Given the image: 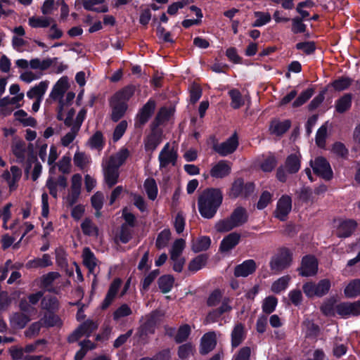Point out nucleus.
Here are the masks:
<instances>
[{"instance_id": "1", "label": "nucleus", "mask_w": 360, "mask_h": 360, "mask_svg": "<svg viewBox=\"0 0 360 360\" xmlns=\"http://www.w3.org/2000/svg\"><path fill=\"white\" fill-rule=\"evenodd\" d=\"M223 200V194L219 188H209L205 189L198 199V210L201 216L212 219L217 213Z\"/></svg>"}, {"instance_id": "2", "label": "nucleus", "mask_w": 360, "mask_h": 360, "mask_svg": "<svg viewBox=\"0 0 360 360\" xmlns=\"http://www.w3.org/2000/svg\"><path fill=\"white\" fill-rule=\"evenodd\" d=\"M129 150L122 148L117 153L103 160L102 166L104 179L109 188L115 186L120 176L119 168L125 162L129 156Z\"/></svg>"}, {"instance_id": "3", "label": "nucleus", "mask_w": 360, "mask_h": 360, "mask_svg": "<svg viewBox=\"0 0 360 360\" xmlns=\"http://www.w3.org/2000/svg\"><path fill=\"white\" fill-rule=\"evenodd\" d=\"M292 261V253L286 248L280 249L275 254L269 262L270 269L274 274H279L282 271L288 269Z\"/></svg>"}, {"instance_id": "4", "label": "nucleus", "mask_w": 360, "mask_h": 360, "mask_svg": "<svg viewBox=\"0 0 360 360\" xmlns=\"http://www.w3.org/2000/svg\"><path fill=\"white\" fill-rule=\"evenodd\" d=\"M301 162L299 155L291 154L288 155L284 165L279 166L276 170V178L281 182H285L288 174L297 173L300 169Z\"/></svg>"}, {"instance_id": "5", "label": "nucleus", "mask_w": 360, "mask_h": 360, "mask_svg": "<svg viewBox=\"0 0 360 360\" xmlns=\"http://www.w3.org/2000/svg\"><path fill=\"white\" fill-rule=\"evenodd\" d=\"M331 287L330 280L324 278L320 280L317 283L309 281L302 285V290L305 295L309 297H321L328 294Z\"/></svg>"}, {"instance_id": "6", "label": "nucleus", "mask_w": 360, "mask_h": 360, "mask_svg": "<svg viewBox=\"0 0 360 360\" xmlns=\"http://www.w3.org/2000/svg\"><path fill=\"white\" fill-rule=\"evenodd\" d=\"M254 191L255 184L252 182L245 184L243 179L239 178L233 181L229 196L233 198H236L240 195L247 198L253 193Z\"/></svg>"}, {"instance_id": "7", "label": "nucleus", "mask_w": 360, "mask_h": 360, "mask_svg": "<svg viewBox=\"0 0 360 360\" xmlns=\"http://www.w3.org/2000/svg\"><path fill=\"white\" fill-rule=\"evenodd\" d=\"M310 165L314 172L324 179L330 180L333 178V171L329 162L323 157H318L315 160L310 161Z\"/></svg>"}, {"instance_id": "8", "label": "nucleus", "mask_w": 360, "mask_h": 360, "mask_svg": "<svg viewBox=\"0 0 360 360\" xmlns=\"http://www.w3.org/2000/svg\"><path fill=\"white\" fill-rule=\"evenodd\" d=\"M155 109V102L149 100L139 110L135 120L134 127L136 129H141L149 120Z\"/></svg>"}, {"instance_id": "9", "label": "nucleus", "mask_w": 360, "mask_h": 360, "mask_svg": "<svg viewBox=\"0 0 360 360\" xmlns=\"http://www.w3.org/2000/svg\"><path fill=\"white\" fill-rule=\"evenodd\" d=\"M335 311L344 318L359 316L360 315V300L353 302H345L336 304Z\"/></svg>"}, {"instance_id": "10", "label": "nucleus", "mask_w": 360, "mask_h": 360, "mask_svg": "<svg viewBox=\"0 0 360 360\" xmlns=\"http://www.w3.org/2000/svg\"><path fill=\"white\" fill-rule=\"evenodd\" d=\"M82 176L79 174H75L72 176L71 186L70 192L66 197V203L72 207L75 204L81 193Z\"/></svg>"}, {"instance_id": "11", "label": "nucleus", "mask_w": 360, "mask_h": 360, "mask_svg": "<svg viewBox=\"0 0 360 360\" xmlns=\"http://www.w3.org/2000/svg\"><path fill=\"white\" fill-rule=\"evenodd\" d=\"M302 276H314L318 271V262L311 255H306L302 259L301 266L298 269Z\"/></svg>"}, {"instance_id": "12", "label": "nucleus", "mask_w": 360, "mask_h": 360, "mask_svg": "<svg viewBox=\"0 0 360 360\" xmlns=\"http://www.w3.org/2000/svg\"><path fill=\"white\" fill-rule=\"evenodd\" d=\"M238 146V139L236 133H234L226 141L215 145L214 146V150L221 156H226L229 154L233 153Z\"/></svg>"}, {"instance_id": "13", "label": "nucleus", "mask_w": 360, "mask_h": 360, "mask_svg": "<svg viewBox=\"0 0 360 360\" xmlns=\"http://www.w3.org/2000/svg\"><path fill=\"white\" fill-rule=\"evenodd\" d=\"M292 208V200L288 195H283L277 202V207L274 211V217L281 221H285Z\"/></svg>"}, {"instance_id": "14", "label": "nucleus", "mask_w": 360, "mask_h": 360, "mask_svg": "<svg viewBox=\"0 0 360 360\" xmlns=\"http://www.w3.org/2000/svg\"><path fill=\"white\" fill-rule=\"evenodd\" d=\"M217 335L216 332L210 331L202 335L200 339V353L207 354L212 351L217 345Z\"/></svg>"}, {"instance_id": "15", "label": "nucleus", "mask_w": 360, "mask_h": 360, "mask_svg": "<svg viewBox=\"0 0 360 360\" xmlns=\"http://www.w3.org/2000/svg\"><path fill=\"white\" fill-rule=\"evenodd\" d=\"M177 160V153L174 149H171L169 143H167L159 155L160 167L165 168L169 164L175 165Z\"/></svg>"}, {"instance_id": "16", "label": "nucleus", "mask_w": 360, "mask_h": 360, "mask_svg": "<svg viewBox=\"0 0 360 360\" xmlns=\"http://www.w3.org/2000/svg\"><path fill=\"white\" fill-rule=\"evenodd\" d=\"M151 131L144 139V146L146 151H154L162 140V131L159 128L150 127Z\"/></svg>"}, {"instance_id": "17", "label": "nucleus", "mask_w": 360, "mask_h": 360, "mask_svg": "<svg viewBox=\"0 0 360 360\" xmlns=\"http://www.w3.org/2000/svg\"><path fill=\"white\" fill-rule=\"evenodd\" d=\"M256 269L255 262L253 259H248L235 267L234 276L236 277H247L253 274Z\"/></svg>"}, {"instance_id": "18", "label": "nucleus", "mask_w": 360, "mask_h": 360, "mask_svg": "<svg viewBox=\"0 0 360 360\" xmlns=\"http://www.w3.org/2000/svg\"><path fill=\"white\" fill-rule=\"evenodd\" d=\"M121 284L122 281L120 278H116L111 283L106 296L101 304V307L102 309H106L112 303Z\"/></svg>"}, {"instance_id": "19", "label": "nucleus", "mask_w": 360, "mask_h": 360, "mask_svg": "<svg viewBox=\"0 0 360 360\" xmlns=\"http://www.w3.org/2000/svg\"><path fill=\"white\" fill-rule=\"evenodd\" d=\"M231 347L236 348L238 347L245 338V326L240 323H238L233 327L231 331Z\"/></svg>"}, {"instance_id": "20", "label": "nucleus", "mask_w": 360, "mask_h": 360, "mask_svg": "<svg viewBox=\"0 0 360 360\" xmlns=\"http://www.w3.org/2000/svg\"><path fill=\"white\" fill-rule=\"evenodd\" d=\"M30 320L29 315L22 312H15L10 316L11 326L15 329L24 328Z\"/></svg>"}, {"instance_id": "21", "label": "nucleus", "mask_w": 360, "mask_h": 360, "mask_svg": "<svg viewBox=\"0 0 360 360\" xmlns=\"http://www.w3.org/2000/svg\"><path fill=\"white\" fill-rule=\"evenodd\" d=\"M110 106L112 109L111 120L114 122H118L124 115L128 108L127 103H118L111 99Z\"/></svg>"}, {"instance_id": "22", "label": "nucleus", "mask_w": 360, "mask_h": 360, "mask_svg": "<svg viewBox=\"0 0 360 360\" xmlns=\"http://www.w3.org/2000/svg\"><path fill=\"white\" fill-rule=\"evenodd\" d=\"M115 243H127L131 238V231L129 226H115L112 231Z\"/></svg>"}, {"instance_id": "23", "label": "nucleus", "mask_w": 360, "mask_h": 360, "mask_svg": "<svg viewBox=\"0 0 360 360\" xmlns=\"http://www.w3.org/2000/svg\"><path fill=\"white\" fill-rule=\"evenodd\" d=\"M231 172V167L224 160H220L212 167L210 175L217 179H222L228 176Z\"/></svg>"}, {"instance_id": "24", "label": "nucleus", "mask_w": 360, "mask_h": 360, "mask_svg": "<svg viewBox=\"0 0 360 360\" xmlns=\"http://www.w3.org/2000/svg\"><path fill=\"white\" fill-rule=\"evenodd\" d=\"M68 88V78L61 77L53 86L50 97L53 100L62 98Z\"/></svg>"}, {"instance_id": "25", "label": "nucleus", "mask_w": 360, "mask_h": 360, "mask_svg": "<svg viewBox=\"0 0 360 360\" xmlns=\"http://www.w3.org/2000/svg\"><path fill=\"white\" fill-rule=\"evenodd\" d=\"M248 215L246 210L242 207H238L233 211L230 216L229 225L245 224L248 221Z\"/></svg>"}, {"instance_id": "26", "label": "nucleus", "mask_w": 360, "mask_h": 360, "mask_svg": "<svg viewBox=\"0 0 360 360\" xmlns=\"http://www.w3.org/2000/svg\"><path fill=\"white\" fill-rule=\"evenodd\" d=\"M60 277L58 272H49L41 278V287L45 288L49 292L58 293V291L53 287L54 281Z\"/></svg>"}, {"instance_id": "27", "label": "nucleus", "mask_w": 360, "mask_h": 360, "mask_svg": "<svg viewBox=\"0 0 360 360\" xmlns=\"http://www.w3.org/2000/svg\"><path fill=\"white\" fill-rule=\"evenodd\" d=\"M134 86H127L116 92L110 99L118 103H127V101L134 95Z\"/></svg>"}, {"instance_id": "28", "label": "nucleus", "mask_w": 360, "mask_h": 360, "mask_svg": "<svg viewBox=\"0 0 360 360\" xmlns=\"http://www.w3.org/2000/svg\"><path fill=\"white\" fill-rule=\"evenodd\" d=\"M240 235L237 233H231L223 239L220 245L221 252H228L233 248L239 242Z\"/></svg>"}, {"instance_id": "29", "label": "nucleus", "mask_w": 360, "mask_h": 360, "mask_svg": "<svg viewBox=\"0 0 360 360\" xmlns=\"http://www.w3.org/2000/svg\"><path fill=\"white\" fill-rule=\"evenodd\" d=\"M59 302L58 299L53 295H46L42 297L41 301V307L42 309L49 312H56L59 309Z\"/></svg>"}, {"instance_id": "30", "label": "nucleus", "mask_w": 360, "mask_h": 360, "mask_svg": "<svg viewBox=\"0 0 360 360\" xmlns=\"http://www.w3.org/2000/svg\"><path fill=\"white\" fill-rule=\"evenodd\" d=\"M40 321H41L43 326L46 328L60 326L62 325L61 319L54 312H46Z\"/></svg>"}, {"instance_id": "31", "label": "nucleus", "mask_w": 360, "mask_h": 360, "mask_svg": "<svg viewBox=\"0 0 360 360\" xmlns=\"http://www.w3.org/2000/svg\"><path fill=\"white\" fill-rule=\"evenodd\" d=\"M290 125L291 122L288 120L283 122L273 121L270 126V131L276 136H281L290 129Z\"/></svg>"}, {"instance_id": "32", "label": "nucleus", "mask_w": 360, "mask_h": 360, "mask_svg": "<svg viewBox=\"0 0 360 360\" xmlns=\"http://www.w3.org/2000/svg\"><path fill=\"white\" fill-rule=\"evenodd\" d=\"M49 82L47 81L41 82L38 85L32 88L27 93V96L30 98H37V100H41L45 94Z\"/></svg>"}, {"instance_id": "33", "label": "nucleus", "mask_w": 360, "mask_h": 360, "mask_svg": "<svg viewBox=\"0 0 360 360\" xmlns=\"http://www.w3.org/2000/svg\"><path fill=\"white\" fill-rule=\"evenodd\" d=\"M344 293L346 297L353 298L360 295V278L351 281L345 287Z\"/></svg>"}, {"instance_id": "34", "label": "nucleus", "mask_w": 360, "mask_h": 360, "mask_svg": "<svg viewBox=\"0 0 360 360\" xmlns=\"http://www.w3.org/2000/svg\"><path fill=\"white\" fill-rule=\"evenodd\" d=\"M211 240L207 236H200L193 240L192 250L195 252L207 250L210 246Z\"/></svg>"}, {"instance_id": "35", "label": "nucleus", "mask_w": 360, "mask_h": 360, "mask_svg": "<svg viewBox=\"0 0 360 360\" xmlns=\"http://www.w3.org/2000/svg\"><path fill=\"white\" fill-rule=\"evenodd\" d=\"M82 257L84 265L89 269L90 272L93 273L96 266V259L94 253L89 248H85L83 250Z\"/></svg>"}, {"instance_id": "36", "label": "nucleus", "mask_w": 360, "mask_h": 360, "mask_svg": "<svg viewBox=\"0 0 360 360\" xmlns=\"http://www.w3.org/2000/svg\"><path fill=\"white\" fill-rule=\"evenodd\" d=\"M336 299L334 297L326 300L321 304L320 309L327 316H335Z\"/></svg>"}, {"instance_id": "37", "label": "nucleus", "mask_w": 360, "mask_h": 360, "mask_svg": "<svg viewBox=\"0 0 360 360\" xmlns=\"http://www.w3.org/2000/svg\"><path fill=\"white\" fill-rule=\"evenodd\" d=\"M170 115L171 112L167 108H161L150 124V127L158 128L160 124L169 120Z\"/></svg>"}, {"instance_id": "38", "label": "nucleus", "mask_w": 360, "mask_h": 360, "mask_svg": "<svg viewBox=\"0 0 360 360\" xmlns=\"http://www.w3.org/2000/svg\"><path fill=\"white\" fill-rule=\"evenodd\" d=\"M351 105L352 95L350 94H347L337 101L335 108L337 112L343 113L350 108Z\"/></svg>"}, {"instance_id": "39", "label": "nucleus", "mask_w": 360, "mask_h": 360, "mask_svg": "<svg viewBox=\"0 0 360 360\" xmlns=\"http://www.w3.org/2000/svg\"><path fill=\"white\" fill-rule=\"evenodd\" d=\"M98 323L96 321L88 319L79 326L84 336L89 338L97 330Z\"/></svg>"}, {"instance_id": "40", "label": "nucleus", "mask_w": 360, "mask_h": 360, "mask_svg": "<svg viewBox=\"0 0 360 360\" xmlns=\"http://www.w3.org/2000/svg\"><path fill=\"white\" fill-rule=\"evenodd\" d=\"M155 333V327L154 324L152 321H146L143 325H142L138 330V335L142 341L146 342L147 338L149 335L153 334Z\"/></svg>"}, {"instance_id": "41", "label": "nucleus", "mask_w": 360, "mask_h": 360, "mask_svg": "<svg viewBox=\"0 0 360 360\" xmlns=\"http://www.w3.org/2000/svg\"><path fill=\"white\" fill-rule=\"evenodd\" d=\"M207 257L205 255H200L192 259L188 264L191 271L196 272L205 266Z\"/></svg>"}, {"instance_id": "42", "label": "nucleus", "mask_w": 360, "mask_h": 360, "mask_svg": "<svg viewBox=\"0 0 360 360\" xmlns=\"http://www.w3.org/2000/svg\"><path fill=\"white\" fill-rule=\"evenodd\" d=\"M186 242L184 239L179 238L176 240L170 250V259H176L181 257V253L185 248Z\"/></svg>"}, {"instance_id": "43", "label": "nucleus", "mask_w": 360, "mask_h": 360, "mask_svg": "<svg viewBox=\"0 0 360 360\" xmlns=\"http://www.w3.org/2000/svg\"><path fill=\"white\" fill-rule=\"evenodd\" d=\"M174 284V278L169 275H165L158 279V285L162 292H169Z\"/></svg>"}, {"instance_id": "44", "label": "nucleus", "mask_w": 360, "mask_h": 360, "mask_svg": "<svg viewBox=\"0 0 360 360\" xmlns=\"http://www.w3.org/2000/svg\"><path fill=\"white\" fill-rule=\"evenodd\" d=\"M144 188L149 199L154 200L158 194V187L154 179H147L144 182Z\"/></svg>"}, {"instance_id": "45", "label": "nucleus", "mask_w": 360, "mask_h": 360, "mask_svg": "<svg viewBox=\"0 0 360 360\" xmlns=\"http://www.w3.org/2000/svg\"><path fill=\"white\" fill-rule=\"evenodd\" d=\"M290 279V278L289 276H284L279 278L273 283L271 288V290L275 293H279L284 290L287 288Z\"/></svg>"}, {"instance_id": "46", "label": "nucleus", "mask_w": 360, "mask_h": 360, "mask_svg": "<svg viewBox=\"0 0 360 360\" xmlns=\"http://www.w3.org/2000/svg\"><path fill=\"white\" fill-rule=\"evenodd\" d=\"M229 94L231 98V105L233 109H238L244 105V101L240 92L237 89L229 91Z\"/></svg>"}, {"instance_id": "47", "label": "nucleus", "mask_w": 360, "mask_h": 360, "mask_svg": "<svg viewBox=\"0 0 360 360\" xmlns=\"http://www.w3.org/2000/svg\"><path fill=\"white\" fill-rule=\"evenodd\" d=\"M278 300L274 296H269L263 300L262 311L266 314H271L276 309Z\"/></svg>"}, {"instance_id": "48", "label": "nucleus", "mask_w": 360, "mask_h": 360, "mask_svg": "<svg viewBox=\"0 0 360 360\" xmlns=\"http://www.w3.org/2000/svg\"><path fill=\"white\" fill-rule=\"evenodd\" d=\"M171 238V233L169 229H165L158 236L155 245L157 248L162 249L165 248Z\"/></svg>"}, {"instance_id": "49", "label": "nucleus", "mask_w": 360, "mask_h": 360, "mask_svg": "<svg viewBox=\"0 0 360 360\" xmlns=\"http://www.w3.org/2000/svg\"><path fill=\"white\" fill-rule=\"evenodd\" d=\"M314 89H307L300 94V95L292 103L293 108H298L304 104L313 95Z\"/></svg>"}, {"instance_id": "50", "label": "nucleus", "mask_w": 360, "mask_h": 360, "mask_svg": "<svg viewBox=\"0 0 360 360\" xmlns=\"http://www.w3.org/2000/svg\"><path fill=\"white\" fill-rule=\"evenodd\" d=\"M43 326L41 321H38L32 323L27 330H25V336L27 338L32 339L39 334L41 328Z\"/></svg>"}, {"instance_id": "51", "label": "nucleus", "mask_w": 360, "mask_h": 360, "mask_svg": "<svg viewBox=\"0 0 360 360\" xmlns=\"http://www.w3.org/2000/svg\"><path fill=\"white\" fill-rule=\"evenodd\" d=\"M303 326L308 337H316L319 333V327L309 319L304 321Z\"/></svg>"}, {"instance_id": "52", "label": "nucleus", "mask_w": 360, "mask_h": 360, "mask_svg": "<svg viewBox=\"0 0 360 360\" xmlns=\"http://www.w3.org/2000/svg\"><path fill=\"white\" fill-rule=\"evenodd\" d=\"M277 165V159L274 155L266 157L260 165L262 170L264 172H271Z\"/></svg>"}, {"instance_id": "53", "label": "nucleus", "mask_w": 360, "mask_h": 360, "mask_svg": "<svg viewBox=\"0 0 360 360\" xmlns=\"http://www.w3.org/2000/svg\"><path fill=\"white\" fill-rule=\"evenodd\" d=\"M191 333V328L188 324L183 325L179 327L176 335L174 338L177 343H181L187 340Z\"/></svg>"}, {"instance_id": "54", "label": "nucleus", "mask_w": 360, "mask_h": 360, "mask_svg": "<svg viewBox=\"0 0 360 360\" xmlns=\"http://www.w3.org/2000/svg\"><path fill=\"white\" fill-rule=\"evenodd\" d=\"M12 150L16 158L24 159L25 153V143L23 141H16L12 146Z\"/></svg>"}, {"instance_id": "55", "label": "nucleus", "mask_w": 360, "mask_h": 360, "mask_svg": "<svg viewBox=\"0 0 360 360\" xmlns=\"http://www.w3.org/2000/svg\"><path fill=\"white\" fill-rule=\"evenodd\" d=\"M255 16L257 20L253 23V27H261L271 20V15L269 13L255 12Z\"/></svg>"}, {"instance_id": "56", "label": "nucleus", "mask_w": 360, "mask_h": 360, "mask_svg": "<svg viewBox=\"0 0 360 360\" xmlns=\"http://www.w3.org/2000/svg\"><path fill=\"white\" fill-rule=\"evenodd\" d=\"M194 350L191 343H186L179 347L178 355L181 359H186L193 354Z\"/></svg>"}, {"instance_id": "57", "label": "nucleus", "mask_w": 360, "mask_h": 360, "mask_svg": "<svg viewBox=\"0 0 360 360\" xmlns=\"http://www.w3.org/2000/svg\"><path fill=\"white\" fill-rule=\"evenodd\" d=\"M190 101L192 103H195L201 97L202 95V89L200 85L193 83L190 89Z\"/></svg>"}, {"instance_id": "58", "label": "nucleus", "mask_w": 360, "mask_h": 360, "mask_svg": "<svg viewBox=\"0 0 360 360\" xmlns=\"http://www.w3.org/2000/svg\"><path fill=\"white\" fill-rule=\"evenodd\" d=\"M127 122L126 120H122L116 126L112 136V139L114 141H117L118 140L120 139V138L124 134L127 128Z\"/></svg>"}, {"instance_id": "59", "label": "nucleus", "mask_w": 360, "mask_h": 360, "mask_svg": "<svg viewBox=\"0 0 360 360\" xmlns=\"http://www.w3.org/2000/svg\"><path fill=\"white\" fill-rule=\"evenodd\" d=\"M132 313L131 309L130 307L126 304H124L121 305L114 313H113V319L115 320H118L122 317H125L127 316L131 315Z\"/></svg>"}, {"instance_id": "60", "label": "nucleus", "mask_w": 360, "mask_h": 360, "mask_svg": "<svg viewBox=\"0 0 360 360\" xmlns=\"http://www.w3.org/2000/svg\"><path fill=\"white\" fill-rule=\"evenodd\" d=\"M352 83V80L347 77H342L335 80L332 83L333 87L337 91H342L348 88Z\"/></svg>"}, {"instance_id": "61", "label": "nucleus", "mask_w": 360, "mask_h": 360, "mask_svg": "<svg viewBox=\"0 0 360 360\" xmlns=\"http://www.w3.org/2000/svg\"><path fill=\"white\" fill-rule=\"evenodd\" d=\"M79 131V129L72 127L70 131L61 138V144L65 147L68 146L74 141Z\"/></svg>"}, {"instance_id": "62", "label": "nucleus", "mask_w": 360, "mask_h": 360, "mask_svg": "<svg viewBox=\"0 0 360 360\" xmlns=\"http://www.w3.org/2000/svg\"><path fill=\"white\" fill-rule=\"evenodd\" d=\"M327 136V127L322 125L318 130L316 135V143L319 147H323L326 143Z\"/></svg>"}, {"instance_id": "63", "label": "nucleus", "mask_w": 360, "mask_h": 360, "mask_svg": "<svg viewBox=\"0 0 360 360\" xmlns=\"http://www.w3.org/2000/svg\"><path fill=\"white\" fill-rule=\"evenodd\" d=\"M29 24L32 27H47L50 25V20L48 18L32 17L29 19Z\"/></svg>"}, {"instance_id": "64", "label": "nucleus", "mask_w": 360, "mask_h": 360, "mask_svg": "<svg viewBox=\"0 0 360 360\" xmlns=\"http://www.w3.org/2000/svg\"><path fill=\"white\" fill-rule=\"evenodd\" d=\"M296 48L298 50H302L306 54H311L314 52L316 46L314 41H305L297 43Z\"/></svg>"}]
</instances>
